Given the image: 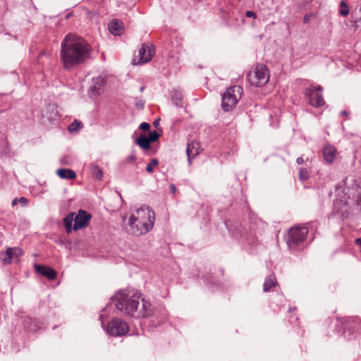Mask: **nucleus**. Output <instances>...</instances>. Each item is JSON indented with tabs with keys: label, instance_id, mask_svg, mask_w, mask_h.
<instances>
[{
	"label": "nucleus",
	"instance_id": "f257e3e1",
	"mask_svg": "<svg viewBox=\"0 0 361 361\" xmlns=\"http://www.w3.org/2000/svg\"><path fill=\"white\" fill-rule=\"evenodd\" d=\"M92 47L82 37L69 33L61 42V61L66 70H72L91 59Z\"/></svg>",
	"mask_w": 361,
	"mask_h": 361
},
{
	"label": "nucleus",
	"instance_id": "f03ea898",
	"mask_svg": "<svg viewBox=\"0 0 361 361\" xmlns=\"http://www.w3.org/2000/svg\"><path fill=\"white\" fill-rule=\"evenodd\" d=\"M111 300L116 302L115 306L118 310L130 317H146L149 314L146 310L147 306L145 303L142 304V312H137L140 302L139 297L136 294L130 296L123 290H118L111 298Z\"/></svg>",
	"mask_w": 361,
	"mask_h": 361
},
{
	"label": "nucleus",
	"instance_id": "7ed1b4c3",
	"mask_svg": "<svg viewBox=\"0 0 361 361\" xmlns=\"http://www.w3.org/2000/svg\"><path fill=\"white\" fill-rule=\"evenodd\" d=\"M137 216L131 215L129 221L133 224V221H140L142 226L144 227L139 231L138 228L134 231V235L140 236L149 231L154 225L155 221V213L149 206L143 205L136 211Z\"/></svg>",
	"mask_w": 361,
	"mask_h": 361
},
{
	"label": "nucleus",
	"instance_id": "20e7f679",
	"mask_svg": "<svg viewBox=\"0 0 361 361\" xmlns=\"http://www.w3.org/2000/svg\"><path fill=\"white\" fill-rule=\"evenodd\" d=\"M338 336L341 337H353L355 338L361 337V324L347 319L341 320L337 319Z\"/></svg>",
	"mask_w": 361,
	"mask_h": 361
},
{
	"label": "nucleus",
	"instance_id": "39448f33",
	"mask_svg": "<svg viewBox=\"0 0 361 361\" xmlns=\"http://www.w3.org/2000/svg\"><path fill=\"white\" fill-rule=\"evenodd\" d=\"M356 190H358V184L355 180L350 186L346 185V180L341 181L336 186V196L345 204H350V201L354 202Z\"/></svg>",
	"mask_w": 361,
	"mask_h": 361
},
{
	"label": "nucleus",
	"instance_id": "423d86ee",
	"mask_svg": "<svg viewBox=\"0 0 361 361\" xmlns=\"http://www.w3.org/2000/svg\"><path fill=\"white\" fill-rule=\"evenodd\" d=\"M243 89L240 86H232L226 89L222 94L221 108L224 111H230L240 98Z\"/></svg>",
	"mask_w": 361,
	"mask_h": 361
},
{
	"label": "nucleus",
	"instance_id": "0eeeda50",
	"mask_svg": "<svg viewBox=\"0 0 361 361\" xmlns=\"http://www.w3.org/2000/svg\"><path fill=\"white\" fill-rule=\"evenodd\" d=\"M268 68L264 65L256 66L253 73L247 75V80L252 85L262 87L269 81Z\"/></svg>",
	"mask_w": 361,
	"mask_h": 361
},
{
	"label": "nucleus",
	"instance_id": "6e6552de",
	"mask_svg": "<svg viewBox=\"0 0 361 361\" xmlns=\"http://www.w3.org/2000/svg\"><path fill=\"white\" fill-rule=\"evenodd\" d=\"M308 228L305 226H293L290 228L287 244L289 247H295L303 243L308 233Z\"/></svg>",
	"mask_w": 361,
	"mask_h": 361
},
{
	"label": "nucleus",
	"instance_id": "1a4fd4ad",
	"mask_svg": "<svg viewBox=\"0 0 361 361\" xmlns=\"http://www.w3.org/2000/svg\"><path fill=\"white\" fill-rule=\"evenodd\" d=\"M106 330L111 336H123L129 331V326L126 321L116 318L108 323Z\"/></svg>",
	"mask_w": 361,
	"mask_h": 361
},
{
	"label": "nucleus",
	"instance_id": "9d476101",
	"mask_svg": "<svg viewBox=\"0 0 361 361\" xmlns=\"http://www.w3.org/2000/svg\"><path fill=\"white\" fill-rule=\"evenodd\" d=\"M23 254L22 249L19 247H7L4 252L1 251L0 252L1 262L4 266L11 264L13 262L18 264Z\"/></svg>",
	"mask_w": 361,
	"mask_h": 361
},
{
	"label": "nucleus",
	"instance_id": "9b49d317",
	"mask_svg": "<svg viewBox=\"0 0 361 361\" xmlns=\"http://www.w3.org/2000/svg\"><path fill=\"white\" fill-rule=\"evenodd\" d=\"M323 88L320 85L310 86L305 91V94L309 99L310 104L314 107H320L324 105L322 91Z\"/></svg>",
	"mask_w": 361,
	"mask_h": 361
},
{
	"label": "nucleus",
	"instance_id": "f8f14e48",
	"mask_svg": "<svg viewBox=\"0 0 361 361\" xmlns=\"http://www.w3.org/2000/svg\"><path fill=\"white\" fill-rule=\"evenodd\" d=\"M154 54V47L152 44L143 43L138 50L139 60L136 59L133 61V65H140L150 61Z\"/></svg>",
	"mask_w": 361,
	"mask_h": 361
},
{
	"label": "nucleus",
	"instance_id": "ddd939ff",
	"mask_svg": "<svg viewBox=\"0 0 361 361\" xmlns=\"http://www.w3.org/2000/svg\"><path fill=\"white\" fill-rule=\"evenodd\" d=\"M92 219L91 214L88 213L87 212L80 209L78 212V214H75L74 218V225L73 226V228L74 231H78L79 229H82L87 226L89 224L90 221Z\"/></svg>",
	"mask_w": 361,
	"mask_h": 361
},
{
	"label": "nucleus",
	"instance_id": "4468645a",
	"mask_svg": "<svg viewBox=\"0 0 361 361\" xmlns=\"http://www.w3.org/2000/svg\"><path fill=\"white\" fill-rule=\"evenodd\" d=\"M34 268H35V271L37 274H39L43 276H45L46 278H47L49 280H54L56 278V276H57L56 271L51 267H47L45 265H42V264H35L34 265Z\"/></svg>",
	"mask_w": 361,
	"mask_h": 361
},
{
	"label": "nucleus",
	"instance_id": "2eb2a0df",
	"mask_svg": "<svg viewBox=\"0 0 361 361\" xmlns=\"http://www.w3.org/2000/svg\"><path fill=\"white\" fill-rule=\"evenodd\" d=\"M135 143L137 145L143 150H150L152 154H154L157 152V149L151 146V142L145 134L140 135L135 140Z\"/></svg>",
	"mask_w": 361,
	"mask_h": 361
},
{
	"label": "nucleus",
	"instance_id": "dca6fc26",
	"mask_svg": "<svg viewBox=\"0 0 361 361\" xmlns=\"http://www.w3.org/2000/svg\"><path fill=\"white\" fill-rule=\"evenodd\" d=\"M92 85L89 87V92L92 95H99L102 93V87L106 83L104 78L99 77L92 79Z\"/></svg>",
	"mask_w": 361,
	"mask_h": 361
},
{
	"label": "nucleus",
	"instance_id": "f3484780",
	"mask_svg": "<svg viewBox=\"0 0 361 361\" xmlns=\"http://www.w3.org/2000/svg\"><path fill=\"white\" fill-rule=\"evenodd\" d=\"M337 150L335 147L327 145L323 148V156L328 164L334 162Z\"/></svg>",
	"mask_w": 361,
	"mask_h": 361
},
{
	"label": "nucleus",
	"instance_id": "a211bd4d",
	"mask_svg": "<svg viewBox=\"0 0 361 361\" xmlns=\"http://www.w3.org/2000/svg\"><path fill=\"white\" fill-rule=\"evenodd\" d=\"M109 32L114 35H120L122 34L124 27L121 20L114 19L109 23Z\"/></svg>",
	"mask_w": 361,
	"mask_h": 361
},
{
	"label": "nucleus",
	"instance_id": "6ab92c4d",
	"mask_svg": "<svg viewBox=\"0 0 361 361\" xmlns=\"http://www.w3.org/2000/svg\"><path fill=\"white\" fill-rule=\"evenodd\" d=\"M200 144L197 142L192 141L188 143L186 153L189 161H190L191 158L195 157L200 153Z\"/></svg>",
	"mask_w": 361,
	"mask_h": 361
},
{
	"label": "nucleus",
	"instance_id": "aec40b11",
	"mask_svg": "<svg viewBox=\"0 0 361 361\" xmlns=\"http://www.w3.org/2000/svg\"><path fill=\"white\" fill-rule=\"evenodd\" d=\"M56 174L63 179L73 180L76 178L75 172L70 169L61 168L56 171Z\"/></svg>",
	"mask_w": 361,
	"mask_h": 361
},
{
	"label": "nucleus",
	"instance_id": "412c9836",
	"mask_svg": "<svg viewBox=\"0 0 361 361\" xmlns=\"http://www.w3.org/2000/svg\"><path fill=\"white\" fill-rule=\"evenodd\" d=\"M75 212H70L66 217L63 218V225L65 228L66 229L67 233H71L72 230H73L72 227V223L74 221L75 218Z\"/></svg>",
	"mask_w": 361,
	"mask_h": 361
},
{
	"label": "nucleus",
	"instance_id": "4be33fe9",
	"mask_svg": "<svg viewBox=\"0 0 361 361\" xmlns=\"http://www.w3.org/2000/svg\"><path fill=\"white\" fill-rule=\"evenodd\" d=\"M24 326L30 331H36L40 329V326L35 319H26L24 321Z\"/></svg>",
	"mask_w": 361,
	"mask_h": 361
},
{
	"label": "nucleus",
	"instance_id": "5701e85b",
	"mask_svg": "<svg viewBox=\"0 0 361 361\" xmlns=\"http://www.w3.org/2000/svg\"><path fill=\"white\" fill-rule=\"evenodd\" d=\"M277 282L276 278L274 276L269 275L268 276L264 281L263 284V290L264 292H268L272 287L276 286Z\"/></svg>",
	"mask_w": 361,
	"mask_h": 361
},
{
	"label": "nucleus",
	"instance_id": "b1692460",
	"mask_svg": "<svg viewBox=\"0 0 361 361\" xmlns=\"http://www.w3.org/2000/svg\"><path fill=\"white\" fill-rule=\"evenodd\" d=\"M172 101L176 106H182L183 95L180 92L173 90L172 92Z\"/></svg>",
	"mask_w": 361,
	"mask_h": 361
},
{
	"label": "nucleus",
	"instance_id": "393cba45",
	"mask_svg": "<svg viewBox=\"0 0 361 361\" xmlns=\"http://www.w3.org/2000/svg\"><path fill=\"white\" fill-rule=\"evenodd\" d=\"M82 126V123L75 119L71 124L68 126V130L70 133H75L78 132L80 129H81Z\"/></svg>",
	"mask_w": 361,
	"mask_h": 361
},
{
	"label": "nucleus",
	"instance_id": "a878e982",
	"mask_svg": "<svg viewBox=\"0 0 361 361\" xmlns=\"http://www.w3.org/2000/svg\"><path fill=\"white\" fill-rule=\"evenodd\" d=\"M133 224H131L130 221H128V225L129 228H128V232L134 235V231H135V229L138 228L139 231L141 230L143 227L142 226V224L140 221H133Z\"/></svg>",
	"mask_w": 361,
	"mask_h": 361
},
{
	"label": "nucleus",
	"instance_id": "bb28decb",
	"mask_svg": "<svg viewBox=\"0 0 361 361\" xmlns=\"http://www.w3.org/2000/svg\"><path fill=\"white\" fill-rule=\"evenodd\" d=\"M299 179L304 182L310 178V171L306 168H300L299 169Z\"/></svg>",
	"mask_w": 361,
	"mask_h": 361
},
{
	"label": "nucleus",
	"instance_id": "cd10ccee",
	"mask_svg": "<svg viewBox=\"0 0 361 361\" xmlns=\"http://www.w3.org/2000/svg\"><path fill=\"white\" fill-rule=\"evenodd\" d=\"M92 174L97 180H101L103 177V171L98 166H93L92 168Z\"/></svg>",
	"mask_w": 361,
	"mask_h": 361
},
{
	"label": "nucleus",
	"instance_id": "c85d7f7f",
	"mask_svg": "<svg viewBox=\"0 0 361 361\" xmlns=\"http://www.w3.org/2000/svg\"><path fill=\"white\" fill-rule=\"evenodd\" d=\"M340 6L341 7L339 11L340 15L343 16H347L349 14V8L345 2V1H341L340 3Z\"/></svg>",
	"mask_w": 361,
	"mask_h": 361
},
{
	"label": "nucleus",
	"instance_id": "c756f323",
	"mask_svg": "<svg viewBox=\"0 0 361 361\" xmlns=\"http://www.w3.org/2000/svg\"><path fill=\"white\" fill-rule=\"evenodd\" d=\"M161 134L158 133L156 130L150 131L149 133V136L147 137L149 138L151 143L157 142L159 138L160 137Z\"/></svg>",
	"mask_w": 361,
	"mask_h": 361
},
{
	"label": "nucleus",
	"instance_id": "7c9ffc66",
	"mask_svg": "<svg viewBox=\"0 0 361 361\" xmlns=\"http://www.w3.org/2000/svg\"><path fill=\"white\" fill-rule=\"evenodd\" d=\"M159 164V161L157 159H152L150 164L146 166L147 172L151 173L154 171L153 166H157Z\"/></svg>",
	"mask_w": 361,
	"mask_h": 361
},
{
	"label": "nucleus",
	"instance_id": "2f4dec72",
	"mask_svg": "<svg viewBox=\"0 0 361 361\" xmlns=\"http://www.w3.org/2000/svg\"><path fill=\"white\" fill-rule=\"evenodd\" d=\"M354 202L358 205H361V188L358 185V190H355V197Z\"/></svg>",
	"mask_w": 361,
	"mask_h": 361
},
{
	"label": "nucleus",
	"instance_id": "473e14b6",
	"mask_svg": "<svg viewBox=\"0 0 361 361\" xmlns=\"http://www.w3.org/2000/svg\"><path fill=\"white\" fill-rule=\"evenodd\" d=\"M245 233L244 228L242 227V226H240L236 229V233H235V237H243Z\"/></svg>",
	"mask_w": 361,
	"mask_h": 361
},
{
	"label": "nucleus",
	"instance_id": "72a5a7b5",
	"mask_svg": "<svg viewBox=\"0 0 361 361\" xmlns=\"http://www.w3.org/2000/svg\"><path fill=\"white\" fill-rule=\"evenodd\" d=\"M135 106L139 109H142L145 106V102L142 99H136Z\"/></svg>",
	"mask_w": 361,
	"mask_h": 361
},
{
	"label": "nucleus",
	"instance_id": "f704fd0d",
	"mask_svg": "<svg viewBox=\"0 0 361 361\" xmlns=\"http://www.w3.org/2000/svg\"><path fill=\"white\" fill-rule=\"evenodd\" d=\"M139 128L144 131H148L150 129V124L146 122H143L140 125Z\"/></svg>",
	"mask_w": 361,
	"mask_h": 361
},
{
	"label": "nucleus",
	"instance_id": "c9c22d12",
	"mask_svg": "<svg viewBox=\"0 0 361 361\" xmlns=\"http://www.w3.org/2000/svg\"><path fill=\"white\" fill-rule=\"evenodd\" d=\"M313 16H314L313 13H311L305 14L303 18L304 23H308Z\"/></svg>",
	"mask_w": 361,
	"mask_h": 361
},
{
	"label": "nucleus",
	"instance_id": "e433bc0d",
	"mask_svg": "<svg viewBox=\"0 0 361 361\" xmlns=\"http://www.w3.org/2000/svg\"><path fill=\"white\" fill-rule=\"evenodd\" d=\"M245 16L247 18H252L255 19L257 18V14L255 12H254L252 11H247L245 12Z\"/></svg>",
	"mask_w": 361,
	"mask_h": 361
},
{
	"label": "nucleus",
	"instance_id": "4c0bfd02",
	"mask_svg": "<svg viewBox=\"0 0 361 361\" xmlns=\"http://www.w3.org/2000/svg\"><path fill=\"white\" fill-rule=\"evenodd\" d=\"M18 202L22 204L23 206H25L28 203V200L25 197H21L18 199Z\"/></svg>",
	"mask_w": 361,
	"mask_h": 361
},
{
	"label": "nucleus",
	"instance_id": "58836bf2",
	"mask_svg": "<svg viewBox=\"0 0 361 361\" xmlns=\"http://www.w3.org/2000/svg\"><path fill=\"white\" fill-rule=\"evenodd\" d=\"M135 159H136V157L134 154H131L127 158V161L128 162H134L135 161Z\"/></svg>",
	"mask_w": 361,
	"mask_h": 361
},
{
	"label": "nucleus",
	"instance_id": "ea45409f",
	"mask_svg": "<svg viewBox=\"0 0 361 361\" xmlns=\"http://www.w3.org/2000/svg\"><path fill=\"white\" fill-rule=\"evenodd\" d=\"M169 188H170V191L173 193V194H175L176 192V187L174 184H171L170 186H169Z\"/></svg>",
	"mask_w": 361,
	"mask_h": 361
},
{
	"label": "nucleus",
	"instance_id": "a19ab883",
	"mask_svg": "<svg viewBox=\"0 0 361 361\" xmlns=\"http://www.w3.org/2000/svg\"><path fill=\"white\" fill-rule=\"evenodd\" d=\"M296 162L298 164H302L304 163V159L302 157L297 158Z\"/></svg>",
	"mask_w": 361,
	"mask_h": 361
},
{
	"label": "nucleus",
	"instance_id": "79ce46f5",
	"mask_svg": "<svg viewBox=\"0 0 361 361\" xmlns=\"http://www.w3.org/2000/svg\"><path fill=\"white\" fill-rule=\"evenodd\" d=\"M159 121H160V118H157L154 120V121L153 122V125L156 127V128H158V126L159 125Z\"/></svg>",
	"mask_w": 361,
	"mask_h": 361
},
{
	"label": "nucleus",
	"instance_id": "37998d69",
	"mask_svg": "<svg viewBox=\"0 0 361 361\" xmlns=\"http://www.w3.org/2000/svg\"><path fill=\"white\" fill-rule=\"evenodd\" d=\"M348 114H349V113L347 111H342L341 112V115L343 116H345V117H348Z\"/></svg>",
	"mask_w": 361,
	"mask_h": 361
},
{
	"label": "nucleus",
	"instance_id": "c03bdc74",
	"mask_svg": "<svg viewBox=\"0 0 361 361\" xmlns=\"http://www.w3.org/2000/svg\"><path fill=\"white\" fill-rule=\"evenodd\" d=\"M18 203V199L15 198L12 201V206H16Z\"/></svg>",
	"mask_w": 361,
	"mask_h": 361
},
{
	"label": "nucleus",
	"instance_id": "a18cd8bd",
	"mask_svg": "<svg viewBox=\"0 0 361 361\" xmlns=\"http://www.w3.org/2000/svg\"><path fill=\"white\" fill-rule=\"evenodd\" d=\"M145 86L141 87H140V91L141 92H143V91H144V90H145Z\"/></svg>",
	"mask_w": 361,
	"mask_h": 361
},
{
	"label": "nucleus",
	"instance_id": "49530a36",
	"mask_svg": "<svg viewBox=\"0 0 361 361\" xmlns=\"http://www.w3.org/2000/svg\"><path fill=\"white\" fill-rule=\"evenodd\" d=\"M205 279H212V276H211V277H207V276H205Z\"/></svg>",
	"mask_w": 361,
	"mask_h": 361
},
{
	"label": "nucleus",
	"instance_id": "de8ad7c7",
	"mask_svg": "<svg viewBox=\"0 0 361 361\" xmlns=\"http://www.w3.org/2000/svg\"><path fill=\"white\" fill-rule=\"evenodd\" d=\"M59 243H61V244H63V242L61 240H59Z\"/></svg>",
	"mask_w": 361,
	"mask_h": 361
}]
</instances>
